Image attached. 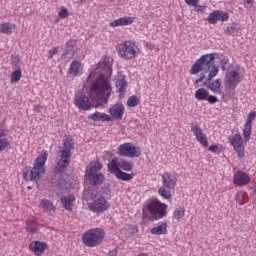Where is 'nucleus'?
I'll return each instance as SVG.
<instances>
[{
    "instance_id": "nucleus-52",
    "label": "nucleus",
    "mask_w": 256,
    "mask_h": 256,
    "mask_svg": "<svg viewBox=\"0 0 256 256\" xmlns=\"http://www.w3.org/2000/svg\"><path fill=\"white\" fill-rule=\"evenodd\" d=\"M186 5H191L192 7H197L199 0H185Z\"/></svg>"
},
{
    "instance_id": "nucleus-45",
    "label": "nucleus",
    "mask_w": 256,
    "mask_h": 256,
    "mask_svg": "<svg viewBox=\"0 0 256 256\" xmlns=\"http://www.w3.org/2000/svg\"><path fill=\"white\" fill-rule=\"evenodd\" d=\"M11 145V142H9V139L7 138H0V153L1 151H5L7 147Z\"/></svg>"
},
{
    "instance_id": "nucleus-58",
    "label": "nucleus",
    "mask_w": 256,
    "mask_h": 256,
    "mask_svg": "<svg viewBox=\"0 0 256 256\" xmlns=\"http://www.w3.org/2000/svg\"><path fill=\"white\" fill-rule=\"evenodd\" d=\"M199 83H203V80L201 78H198L194 81V85H199Z\"/></svg>"
},
{
    "instance_id": "nucleus-3",
    "label": "nucleus",
    "mask_w": 256,
    "mask_h": 256,
    "mask_svg": "<svg viewBox=\"0 0 256 256\" xmlns=\"http://www.w3.org/2000/svg\"><path fill=\"white\" fill-rule=\"evenodd\" d=\"M167 215V204L157 198L145 202L142 208V219L145 221H159Z\"/></svg>"
},
{
    "instance_id": "nucleus-29",
    "label": "nucleus",
    "mask_w": 256,
    "mask_h": 256,
    "mask_svg": "<svg viewBox=\"0 0 256 256\" xmlns=\"http://www.w3.org/2000/svg\"><path fill=\"white\" fill-rule=\"evenodd\" d=\"M81 71V63L79 61L74 60L69 68L70 75H74V77H77Z\"/></svg>"
},
{
    "instance_id": "nucleus-22",
    "label": "nucleus",
    "mask_w": 256,
    "mask_h": 256,
    "mask_svg": "<svg viewBox=\"0 0 256 256\" xmlns=\"http://www.w3.org/2000/svg\"><path fill=\"white\" fill-rule=\"evenodd\" d=\"M70 162L68 160H59L54 168L55 175H63L67 171Z\"/></svg>"
},
{
    "instance_id": "nucleus-2",
    "label": "nucleus",
    "mask_w": 256,
    "mask_h": 256,
    "mask_svg": "<svg viewBox=\"0 0 256 256\" xmlns=\"http://www.w3.org/2000/svg\"><path fill=\"white\" fill-rule=\"evenodd\" d=\"M215 57H219V54L211 53L202 55L191 66L190 75H198L201 71H205V67H207L210 69L207 81H213L219 74V66L215 65Z\"/></svg>"
},
{
    "instance_id": "nucleus-59",
    "label": "nucleus",
    "mask_w": 256,
    "mask_h": 256,
    "mask_svg": "<svg viewBox=\"0 0 256 256\" xmlns=\"http://www.w3.org/2000/svg\"><path fill=\"white\" fill-rule=\"evenodd\" d=\"M119 5H125L127 0H118Z\"/></svg>"
},
{
    "instance_id": "nucleus-37",
    "label": "nucleus",
    "mask_w": 256,
    "mask_h": 256,
    "mask_svg": "<svg viewBox=\"0 0 256 256\" xmlns=\"http://www.w3.org/2000/svg\"><path fill=\"white\" fill-rule=\"evenodd\" d=\"M116 177L120 180V181H131V179H133V175L126 173L124 171H122L120 169V171L117 173Z\"/></svg>"
},
{
    "instance_id": "nucleus-13",
    "label": "nucleus",
    "mask_w": 256,
    "mask_h": 256,
    "mask_svg": "<svg viewBox=\"0 0 256 256\" xmlns=\"http://www.w3.org/2000/svg\"><path fill=\"white\" fill-rule=\"evenodd\" d=\"M49 247L46 242L42 241H32L29 244V250L36 256H42L45 250Z\"/></svg>"
},
{
    "instance_id": "nucleus-28",
    "label": "nucleus",
    "mask_w": 256,
    "mask_h": 256,
    "mask_svg": "<svg viewBox=\"0 0 256 256\" xmlns=\"http://www.w3.org/2000/svg\"><path fill=\"white\" fill-rule=\"evenodd\" d=\"M207 97H209V91L205 88H199L196 90L195 99H197V101H207Z\"/></svg>"
},
{
    "instance_id": "nucleus-54",
    "label": "nucleus",
    "mask_w": 256,
    "mask_h": 256,
    "mask_svg": "<svg viewBox=\"0 0 256 256\" xmlns=\"http://www.w3.org/2000/svg\"><path fill=\"white\" fill-rule=\"evenodd\" d=\"M59 53V49L58 48H54V49H51L49 51V57L50 59L53 58V55H57Z\"/></svg>"
},
{
    "instance_id": "nucleus-21",
    "label": "nucleus",
    "mask_w": 256,
    "mask_h": 256,
    "mask_svg": "<svg viewBox=\"0 0 256 256\" xmlns=\"http://www.w3.org/2000/svg\"><path fill=\"white\" fill-rule=\"evenodd\" d=\"M60 203L63 205L64 209H66V211H73V203H75V196L74 195H69L61 197L60 198Z\"/></svg>"
},
{
    "instance_id": "nucleus-57",
    "label": "nucleus",
    "mask_w": 256,
    "mask_h": 256,
    "mask_svg": "<svg viewBox=\"0 0 256 256\" xmlns=\"http://www.w3.org/2000/svg\"><path fill=\"white\" fill-rule=\"evenodd\" d=\"M2 137H5V130L0 128V139H2Z\"/></svg>"
},
{
    "instance_id": "nucleus-53",
    "label": "nucleus",
    "mask_w": 256,
    "mask_h": 256,
    "mask_svg": "<svg viewBox=\"0 0 256 256\" xmlns=\"http://www.w3.org/2000/svg\"><path fill=\"white\" fill-rule=\"evenodd\" d=\"M208 151H212V153H219V146L218 145H211L208 147Z\"/></svg>"
},
{
    "instance_id": "nucleus-14",
    "label": "nucleus",
    "mask_w": 256,
    "mask_h": 256,
    "mask_svg": "<svg viewBox=\"0 0 256 256\" xmlns=\"http://www.w3.org/2000/svg\"><path fill=\"white\" fill-rule=\"evenodd\" d=\"M85 178L92 187H99L103 185V182L105 181V175H103L101 172L95 174H85Z\"/></svg>"
},
{
    "instance_id": "nucleus-10",
    "label": "nucleus",
    "mask_w": 256,
    "mask_h": 256,
    "mask_svg": "<svg viewBox=\"0 0 256 256\" xmlns=\"http://www.w3.org/2000/svg\"><path fill=\"white\" fill-rule=\"evenodd\" d=\"M232 147H234V151H236L238 155V159H243L245 157V148L243 147V137L237 133L230 140Z\"/></svg>"
},
{
    "instance_id": "nucleus-44",
    "label": "nucleus",
    "mask_w": 256,
    "mask_h": 256,
    "mask_svg": "<svg viewBox=\"0 0 256 256\" xmlns=\"http://www.w3.org/2000/svg\"><path fill=\"white\" fill-rule=\"evenodd\" d=\"M11 59H12V65L16 69H19L21 67V58L19 57V54L12 55Z\"/></svg>"
},
{
    "instance_id": "nucleus-61",
    "label": "nucleus",
    "mask_w": 256,
    "mask_h": 256,
    "mask_svg": "<svg viewBox=\"0 0 256 256\" xmlns=\"http://www.w3.org/2000/svg\"><path fill=\"white\" fill-rule=\"evenodd\" d=\"M199 78H200L202 81H203L204 79H206L205 73L201 72Z\"/></svg>"
},
{
    "instance_id": "nucleus-24",
    "label": "nucleus",
    "mask_w": 256,
    "mask_h": 256,
    "mask_svg": "<svg viewBox=\"0 0 256 256\" xmlns=\"http://www.w3.org/2000/svg\"><path fill=\"white\" fill-rule=\"evenodd\" d=\"M100 169H103L101 162H91L90 165L86 167L85 175L99 173Z\"/></svg>"
},
{
    "instance_id": "nucleus-31",
    "label": "nucleus",
    "mask_w": 256,
    "mask_h": 256,
    "mask_svg": "<svg viewBox=\"0 0 256 256\" xmlns=\"http://www.w3.org/2000/svg\"><path fill=\"white\" fill-rule=\"evenodd\" d=\"M39 207H41V209H45V211H55V205H53L51 200L42 199Z\"/></svg>"
},
{
    "instance_id": "nucleus-50",
    "label": "nucleus",
    "mask_w": 256,
    "mask_h": 256,
    "mask_svg": "<svg viewBox=\"0 0 256 256\" xmlns=\"http://www.w3.org/2000/svg\"><path fill=\"white\" fill-rule=\"evenodd\" d=\"M195 7V11H197V13H205V11L207 10V6H203V5H197L194 6Z\"/></svg>"
},
{
    "instance_id": "nucleus-30",
    "label": "nucleus",
    "mask_w": 256,
    "mask_h": 256,
    "mask_svg": "<svg viewBox=\"0 0 256 256\" xmlns=\"http://www.w3.org/2000/svg\"><path fill=\"white\" fill-rule=\"evenodd\" d=\"M15 31V24L9 22L1 24V33L4 35H11Z\"/></svg>"
},
{
    "instance_id": "nucleus-49",
    "label": "nucleus",
    "mask_w": 256,
    "mask_h": 256,
    "mask_svg": "<svg viewBox=\"0 0 256 256\" xmlns=\"http://www.w3.org/2000/svg\"><path fill=\"white\" fill-rule=\"evenodd\" d=\"M243 201H245V196H243V193L240 192L236 195V203L243 205Z\"/></svg>"
},
{
    "instance_id": "nucleus-17",
    "label": "nucleus",
    "mask_w": 256,
    "mask_h": 256,
    "mask_svg": "<svg viewBox=\"0 0 256 256\" xmlns=\"http://www.w3.org/2000/svg\"><path fill=\"white\" fill-rule=\"evenodd\" d=\"M162 184L166 189H175L177 185V178L171 174V172H165L161 175Z\"/></svg>"
},
{
    "instance_id": "nucleus-51",
    "label": "nucleus",
    "mask_w": 256,
    "mask_h": 256,
    "mask_svg": "<svg viewBox=\"0 0 256 256\" xmlns=\"http://www.w3.org/2000/svg\"><path fill=\"white\" fill-rule=\"evenodd\" d=\"M129 233H130V235H135V234L139 233V228L137 227V225L130 226Z\"/></svg>"
},
{
    "instance_id": "nucleus-36",
    "label": "nucleus",
    "mask_w": 256,
    "mask_h": 256,
    "mask_svg": "<svg viewBox=\"0 0 256 256\" xmlns=\"http://www.w3.org/2000/svg\"><path fill=\"white\" fill-rule=\"evenodd\" d=\"M171 190L172 189H168L167 187L162 186L158 189V194L160 197H163V199H171Z\"/></svg>"
},
{
    "instance_id": "nucleus-39",
    "label": "nucleus",
    "mask_w": 256,
    "mask_h": 256,
    "mask_svg": "<svg viewBox=\"0 0 256 256\" xmlns=\"http://www.w3.org/2000/svg\"><path fill=\"white\" fill-rule=\"evenodd\" d=\"M218 15H219V12H217V10H214L212 13H210L207 17L208 23H210V25H215V23L219 21V18H217Z\"/></svg>"
},
{
    "instance_id": "nucleus-15",
    "label": "nucleus",
    "mask_w": 256,
    "mask_h": 256,
    "mask_svg": "<svg viewBox=\"0 0 256 256\" xmlns=\"http://www.w3.org/2000/svg\"><path fill=\"white\" fill-rule=\"evenodd\" d=\"M191 131L195 135L197 141H199V143L203 145V147H209L207 135L203 133V130L201 129V127H199V125L196 124L194 126H191Z\"/></svg>"
},
{
    "instance_id": "nucleus-34",
    "label": "nucleus",
    "mask_w": 256,
    "mask_h": 256,
    "mask_svg": "<svg viewBox=\"0 0 256 256\" xmlns=\"http://www.w3.org/2000/svg\"><path fill=\"white\" fill-rule=\"evenodd\" d=\"M26 231L27 233H35V231H37V221L33 219L27 220Z\"/></svg>"
},
{
    "instance_id": "nucleus-48",
    "label": "nucleus",
    "mask_w": 256,
    "mask_h": 256,
    "mask_svg": "<svg viewBox=\"0 0 256 256\" xmlns=\"http://www.w3.org/2000/svg\"><path fill=\"white\" fill-rule=\"evenodd\" d=\"M206 101H208V103H210V105H215V103H217V101H219V99L217 98V96L208 94Z\"/></svg>"
},
{
    "instance_id": "nucleus-26",
    "label": "nucleus",
    "mask_w": 256,
    "mask_h": 256,
    "mask_svg": "<svg viewBox=\"0 0 256 256\" xmlns=\"http://www.w3.org/2000/svg\"><path fill=\"white\" fill-rule=\"evenodd\" d=\"M108 171L109 173H113L115 176L117 175V173H119L121 171L120 165H119V161H117V158H113L108 164Z\"/></svg>"
},
{
    "instance_id": "nucleus-23",
    "label": "nucleus",
    "mask_w": 256,
    "mask_h": 256,
    "mask_svg": "<svg viewBox=\"0 0 256 256\" xmlns=\"http://www.w3.org/2000/svg\"><path fill=\"white\" fill-rule=\"evenodd\" d=\"M203 85L210 91H213V93H219V90L221 89V79H216L214 82L206 80Z\"/></svg>"
},
{
    "instance_id": "nucleus-64",
    "label": "nucleus",
    "mask_w": 256,
    "mask_h": 256,
    "mask_svg": "<svg viewBox=\"0 0 256 256\" xmlns=\"http://www.w3.org/2000/svg\"><path fill=\"white\" fill-rule=\"evenodd\" d=\"M27 189H28L29 191H31V189H33V188H32L31 186H28Z\"/></svg>"
},
{
    "instance_id": "nucleus-27",
    "label": "nucleus",
    "mask_w": 256,
    "mask_h": 256,
    "mask_svg": "<svg viewBox=\"0 0 256 256\" xmlns=\"http://www.w3.org/2000/svg\"><path fill=\"white\" fill-rule=\"evenodd\" d=\"M74 47H75V41L69 40L68 42H66V46L63 51V56L73 57V55H75V51L73 50Z\"/></svg>"
},
{
    "instance_id": "nucleus-18",
    "label": "nucleus",
    "mask_w": 256,
    "mask_h": 256,
    "mask_svg": "<svg viewBox=\"0 0 256 256\" xmlns=\"http://www.w3.org/2000/svg\"><path fill=\"white\" fill-rule=\"evenodd\" d=\"M109 113L112 118L117 119L118 121H121L125 113V106H123L122 103H116L109 109Z\"/></svg>"
},
{
    "instance_id": "nucleus-5",
    "label": "nucleus",
    "mask_w": 256,
    "mask_h": 256,
    "mask_svg": "<svg viewBox=\"0 0 256 256\" xmlns=\"http://www.w3.org/2000/svg\"><path fill=\"white\" fill-rule=\"evenodd\" d=\"M105 239V230L103 228H93L83 233L82 243L86 247H99Z\"/></svg>"
},
{
    "instance_id": "nucleus-25",
    "label": "nucleus",
    "mask_w": 256,
    "mask_h": 256,
    "mask_svg": "<svg viewBox=\"0 0 256 256\" xmlns=\"http://www.w3.org/2000/svg\"><path fill=\"white\" fill-rule=\"evenodd\" d=\"M151 235H167V222H163L150 230Z\"/></svg>"
},
{
    "instance_id": "nucleus-46",
    "label": "nucleus",
    "mask_w": 256,
    "mask_h": 256,
    "mask_svg": "<svg viewBox=\"0 0 256 256\" xmlns=\"http://www.w3.org/2000/svg\"><path fill=\"white\" fill-rule=\"evenodd\" d=\"M63 145H64V148L63 149H66L68 151H71L74 147V143H73V139H70V138H66L63 142Z\"/></svg>"
},
{
    "instance_id": "nucleus-55",
    "label": "nucleus",
    "mask_w": 256,
    "mask_h": 256,
    "mask_svg": "<svg viewBox=\"0 0 256 256\" xmlns=\"http://www.w3.org/2000/svg\"><path fill=\"white\" fill-rule=\"evenodd\" d=\"M220 65H224V66L229 65V58H222L220 60Z\"/></svg>"
},
{
    "instance_id": "nucleus-43",
    "label": "nucleus",
    "mask_w": 256,
    "mask_h": 256,
    "mask_svg": "<svg viewBox=\"0 0 256 256\" xmlns=\"http://www.w3.org/2000/svg\"><path fill=\"white\" fill-rule=\"evenodd\" d=\"M216 13H218L217 19L218 21H229V13L224 12V11H220V10H216Z\"/></svg>"
},
{
    "instance_id": "nucleus-40",
    "label": "nucleus",
    "mask_w": 256,
    "mask_h": 256,
    "mask_svg": "<svg viewBox=\"0 0 256 256\" xmlns=\"http://www.w3.org/2000/svg\"><path fill=\"white\" fill-rule=\"evenodd\" d=\"M119 165L120 169H123V171H133V164L131 162L120 160Z\"/></svg>"
},
{
    "instance_id": "nucleus-20",
    "label": "nucleus",
    "mask_w": 256,
    "mask_h": 256,
    "mask_svg": "<svg viewBox=\"0 0 256 256\" xmlns=\"http://www.w3.org/2000/svg\"><path fill=\"white\" fill-rule=\"evenodd\" d=\"M133 21H134L133 17L118 18L116 20H113L110 23V27H123V26L131 25V23H133Z\"/></svg>"
},
{
    "instance_id": "nucleus-56",
    "label": "nucleus",
    "mask_w": 256,
    "mask_h": 256,
    "mask_svg": "<svg viewBox=\"0 0 256 256\" xmlns=\"http://www.w3.org/2000/svg\"><path fill=\"white\" fill-rule=\"evenodd\" d=\"M108 256H117V249L110 250Z\"/></svg>"
},
{
    "instance_id": "nucleus-19",
    "label": "nucleus",
    "mask_w": 256,
    "mask_h": 256,
    "mask_svg": "<svg viewBox=\"0 0 256 256\" xmlns=\"http://www.w3.org/2000/svg\"><path fill=\"white\" fill-rule=\"evenodd\" d=\"M87 119H90L91 121H95V122H109V121H113V118L111 116H109L108 114L96 111L93 114L88 115Z\"/></svg>"
},
{
    "instance_id": "nucleus-32",
    "label": "nucleus",
    "mask_w": 256,
    "mask_h": 256,
    "mask_svg": "<svg viewBox=\"0 0 256 256\" xmlns=\"http://www.w3.org/2000/svg\"><path fill=\"white\" fill-rule=\"evenodd\" d=\"M117 93H123L127 89V80L125 78L118 79L116 81Z\"/></svg>"
},
{
    "instance_id": "nucleus-33",
    "label": "nucleus",
    "mask_w": 256,
    "mask_h": 256,
    "mask_svg": "<svg viewBox=\"0 0 256 256\" xmlns=\"http://www.w3.org/2000/svg\"><path fill=\"white\" fill-rule=\"evenodd\" d=\"M239 31V24L237 22H232L227 28L224 30L225 35H233Z\"/></svg>"
},
{
    "instance_id": "nucleus-16",
    "label": "nucleus",
    "mask_w": 256,
    "mask_h": 256,
    "mask_svg": "<svg viewBox=\"0 0 256 256\" xmlns=\"http://www.w3.org/2000/svg\"><path fill=\"white\" fill-rule=\"evenodd\" d=\"M233 183L234 185L242 187L243 185H248V183H251V177H249L247 172L238 171L234 175Z\"/></svg>"
},
{
    "instance_id": "nucleus-60",
    "label": "nucleus",
    "mask_w": 256,
    "mask_h": 256,
    "mask_svg": "<svg viewBox=\"0 0 256 256\" xmlns=\"http://www.w3.org/2000/svg\"><path fill=\"white\" fill-rule=\"evenodd\" d=\"M247 5H253V0H243Z\"/></svg>"
},
{
    "instance_id": "nucleus-42",
    "label": "nucleus",
    "mask_w": 256,
    "mask_h": 256,
    "mask_svg": "<svg viewBox=\"0 0 256 256\" xmlns=\"http://www.w3.org/2000/svg\"><path fill=\"white\" fill-rule=\"evenodd\" d=\"M22 73L20 69L15 70L11 74V83H17L21 81Z\"/></svg>"
},
{
    "instance_id": "nucleus-63",
    "label": "nucleus",
    "mask_w": 256,
    "mask_h": 256,
    "mask_svg": "<svg viewBox=\"0 0 256 256\" xmlns=\"http://www.w3.org/2000/svg\"><path fill=\"white\" fill-rule=\"evenodd\" d=\"M221 70L222 71H227V66L221 65Z\"/></svg>"
},
{
    "instance_id": "nucleus-62",
    "label": "nucleus",
    "mask_w": 256,
    "mask_h": 256,
    "mask_svg": "<svg viewBox=\"0 0 256 256\" xmlns=\"http://www.w3.org/2000/svg\"><path fill=\"white\" fill-rule=\"evenodd\" d=\"M93 77H95V72H91V73L89 74V76H88L87 79H91V78H93Z\"/></svg>"
},
{
    "instance_id": "nucleus-1",
    "label": "nucleus",
    "mask_w": 256,
    "mask_h": 256,
    "mask_svg": "<svg viewBox=\"0 0 256 256\" xmlns=\"http://www.w3.org/2000/svg\"><path fill=\"white\" fill-rule=\"evenodd\" d=\"M96 71H99L98 77L90 85V99L96 102L94 106L101 107V103L106 105L109 103V97L113 88L109 83V79L113 75V58L106 56L100 61L96 67Z\"/></svg>"
},
{
    "instance_id": "nucleus-47",
    "label": "nucleus",
    "mask_w": 256,
    "mask_h": 256,
    "mask_svg": "<svg viewBox=\"0 0 256 256\" xmlns=\"http://www.w3.org/2000/svg\"><path fill=\"white\" fill-rule=\"evenodd\" d=\"M58 16L60 19H67L69 17V10L65 7H61L60 11L58 12Z\"/></svg>"
},
{
    "instance_id": "nucleus-7",
    "label": "nucleus",
    "mask_w": 256,
    "mask_h": 256,
    "mask_svg": "<svg viewBox=\"0 0 256 256\" xmlns=\"http://www.w3.org/2000/svg\"><path fill=\"white\" fill-rule=\"evenodd\" d=\"M117 153L120 157H130L133 159L135 157H141V148L133 146L132 143L126 142L118 147Z\"/></svg>"
},
{
    "instance_id": "nucleus-4",
    "label": "nucleus",
    "mask_w": 256,
    "mask_h": 256,
    "mask_svg": "<svg viewBox=\"0 0 256 256\" xmlns=\"http://www.w3.org/2000/svg\"><path fill=\"white\" fill-rule=\"evenodd\" d=\"M48 157L49 153H47V150L42 151L35 159L33 167H29L26 172H23L24 181H35V183H39L41 176L45 175V163H47Z\"/></svg>"
},
{
    "instance_id": "nucleus-38",
    "label": "nucleus",
    "mask_w": 256,
    "mask_h": 256,
    "mask_svg": "<svg viewBox=\"0 0 256 256\" xmlns=\"http://www.w3.org/2000/svg\"><path fill=\"white\" fill-rule=\"evenodd\" d=\"M174 219H177V221L183 219L185 217V207H179L174 211L173 214Z\"/></svg>"
},
{
    "instance_id": "nucleus-6",
    "label": "nucleus",
    "mask_w": 256,
    "mask_h": 256,
    "mask_svg": "<svg viewBox=\"0 0 256 256\" xmlns=\"http://www.w3.org/2000/svg\"><path fill=\"white\" fill-rule=\"evenodd\" d=\"M74 105L80 111H91V109H93V104L89 101V97L83 90H78L75 94Z\"/></svg>"
},
{
    "instance_id": "nucleus-12",
    "label": "nucleus",
    "mask_w": 256,
    "mask_h": 256,
    "mask_svg": "<svg viewBox=\"0 0 256 256\" xmlns=\"http://www.w3.org/2000/svg\"><path fill=\"white\" fill-rule=\"evenodd\" d=\"M255 117L256 113L253 111L250 112L247 116V120L243 130L244 141H249V139H251V129H253V121H255Z\"/></svg>"
},
{
    "instance_id": "nucleus-8",
    "label": "nucleus",
    "mask_w": 256,
    "mask_h": 256,
    "mask_svg": "<svg viewBox=\"0 0 256 256\" xmlns=\"http://www.w3.org/2000/svg\"><path fill=\"white\" fill-rule=\"evenodd\" d=\"M118 53L123 59H133L137 53L135 51V43L131 41L124 42L119 46Z\"/></svg>"
},
{
    "instance_id": "nucleus-41",
    "label": "nucleus",
    "mask_w": 256,
    "mask_h": 256,
    "mask_svg": "<svg viewBox=\"0 0 256 256\" xmlns=\"http://www.w3.org/2000/svg\"><path fill=\"white\" fill-rule=\"evenodd\" d=\"M68 161V163H71V150L62 149L61 155H60V161Z\"/></svg>"
},
{
    "instance_id": "nucleus-35",
    "label": "nucleus",
    "mask_w": 256,
    "mask_h": 256,
    "mask_svg": "<svg viewBox=\"0 0 256 256\" xmlns=\"http://www.w3.org/2000/svg\"><path fill=\"white\" fill-rule=\"evenodd\" d=\"M140 104H141V100L137 95L130 96L126 103L127 107H137Z\"/></svg>"
},
{
    "instance_id": "nucleus-11",
    "label": "nucleus",
    "mask_w": 256,
    "mask_h": 256,
    "mask_svg": "<svg viewBox=\"0 0 256 256\" xmlns=\"http://www.w3.org/2000/svg\"><path fill=\"white\" fill-rule=\"evenodd\" d=\"M91 211L94 213H105L107 209H109V202L105 199V197L101 196L100 198L93 201L90 206Z\"/></svg>"
},
{
    "instance_id": "nucleus-9",
    "label": "nucleus",
    "mask_w": 256,
    "mask_h": 256,
    "mask_svg": "<svg viewBox=\"0 0 256 256\" xmlns=\"http://www.w3.org/2000/svg\"><path fill=\"white\" fill-rule=\"evenodd\" d=\"M240 81L241 74H239V71L232 70L229 73H226L225 87L226 89H235Z\"/></svg>"
}]
</instances>
